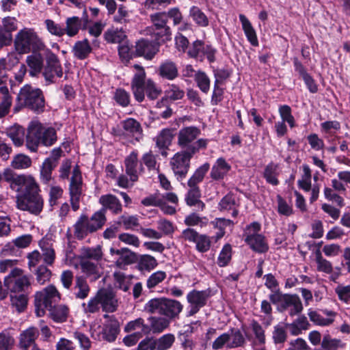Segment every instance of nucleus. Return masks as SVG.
<instances>
[{
    "mask_svg": "<svg viewBox=\"0 0 350 350\" xmlns=\"http://www.w3.org/2000/svg\"><path fill=\"white\" fill-rule=\"evenodd\" d=\"M136 70L132 81L131 90L135 98L139 103L145 98V94L150 100L157 98L161 94V90L150 79H146V72L139 64L133 66Z\"/></svg>",
    "mask_w": 350,
    "mask_h": 350,
    "instance_id": "obj_1",
    "label": "nucleus"
},
{
    "mask_svg": "<svg viewBox=\"0 0 350 350\" xmlns=\"http://www.w3.org/2000/svg\"><path fill=\"white\" fill-rule=\"evenodd\" d=\"M57 141L55 129L44 127L40 122L31 121L27 127L26 146L31 152H36L40 144L51 146Z\"/></svg>",
    "mask_w": 350,
    "mask_h": 350,
    "instance_id": "obj_2",
    "label": "nucleus"
},
{
    "mask_svg": "<svg viewBox=\"0 0 350 350\" xmlns=\"http://www.w3.org/2000/svg\"><path fill=\"white\" fill-rule=\"evenodd\" d=\"M200 129L196 126H185L179 130L177 135V144L181 150L196 154L202 148H206L207 139H198Z\"/></svg>",
    "mask_w": 350,
    "mask_h": 350,
    "instance_id": "obj_3",
    "label": "nucleus"
},
{
    "mask_svg": "<svg viewBox=\"0 0 350 350\" xmlns=\"http://www.w3.org/2000/svg\"><path fill=\"white\" fill-rule=\"evenodd\" d=\"M106 221L103 211H98L89 218L86 215H81L73 225V233L77 239H83L89 234L100 229Z\"/></svg>",
    "mask_w": 350,
    "mask_h": 350,
    "instance_id": "obj_4",
    "label": "nucleus"
},
{
    "mask_svg": "<svg viewBox=\"0 0 350 350\" xmlns=\"http://www.w3.org/2000/svg\"><path fill=\"white\" fill-rule=\"evenodd\" d=\"M14 47L19 53L46 51L44 42L33 29L24 28L15 36Z\"/></svg>",
    "mask_w": 350,
    "mask_h": 350,
    "instance_id": "obj_5",
    "label": "nucleus"
},
{
    "mask_svg": "<svg viewBox=\"0 0 350 350\" xmlns=\"http://www.w3.org/2000/svg\"><path fill=\"white\" fill-rule=\"evenodd\" d=\"M17 99L21 107L34 112L41 113L44 110V96L40 89L26 85L21 89Z\"/></svg>",
    "mask_w": 350,
    "mask_h": 350,
    "instance_id": "obj_6",
    "label": "nucleus"
},
{
    "mask_svg": "<svg viewBox=\"0 0 350 350\" xmlns=\"http://www.w3.org/2000/svg\"><path fill=\"white\" fill-rule=\"evenodd\" d=\"M5 180L10 183L12 189L21 192V195L29 196L38 193L39 187L31 176L17 175L10 171L4 172Z\"/></svg>",
    "mask_w": 350,
    "mask_h": 350,
    "instance_id": "obj_7",
    "label": "nucleus"
},
{
    "mask_svg": "<svg viewBox=\"0 0 350 350\" xmlns=\"http://www.w3.org/2000/svg\"><path fill=\"white\" fill-rule=\"evenodd\" d=\"M113 134L120 139H128L131 142H139L144 136L141 124L134 118H128L120 122V128L113 129Z\"/></svg>",
    "mask_w": 350,
    "mask_h": 350,
    "instance_id": "obj_8",
    "label": "nucleus"
},
{
    "mask_svg": "<svg viewBox=\"0 0 350 350\" xmlns=\"http://www.w3.org/2000/svg\"><path fill=\"white\" fill-rule=\"evenodd\" d=\"M60 294L53 285H49L42 291H38L35 295L36 313L38 317H42L45 309L53 306V304L60 299Z\"/></svg>",
    "mask_w": 350,
    "mask_h": 350,
    "instance_id": "obj_9",
    "label": "nucleus"
},
{
    "mask_svg": "<svg viewBox=\"0 0 350 350\" xmlns=\"http://www.w3.org/2000/svg\"><path fill=\"white\" fill-rule=\"evenodd\" d=\"M4 285L11 293H27L31 288L29 278L21 269H12L4 278Z\"/></svg>",
    "mask_w": 350,
    "mask_h": 350,
    "instance_id": "obj_10",
    "label": "nucleus"
},
{
    "mask_svg": "<svg viewBox=\"0 0 350 350\" xmlns=\"http://www.w3.org/2000/svg\"><path fill=\"white\" fill-rule=\"evenodd\" d=\"M260 230V225L258 222H253L247 226L244 231L245 241L255 252L258 253L266 252L268 245L265 237L258 233Z\"/></svg>",
    "mask_w": 350,
    "mask_h": 350,
    "instance_id": "obj_11",
    "label": "nucleus"
},
{
    "mask_svg": "<svg viewBox=\"0 0 350 350\" xmlns=\"http://www.w3.org/2000/svg\"><path fill=\"white\" fill-rule=\"evenodd\" d=\"M194 154L180 150L171 158L170 165L178 180H182L186 177L190 168L191 159Z\"/></svg>",
    "mask_w": 350,
    "mask_h": 350,
    "instance_id": "obj_12",
    "label": "nucleus"
},
{
    "mask_svg": "<svg viewBox=\"0 0 350 350\" xmlns=\"http://www.w3.org/2000/svg\"><path fill=\"white\" fill-rule=\"evenodd\" d=\"M83 180L79 165H75L72 171L69 184V194L72 208L74 211L79 208V202L83 196Z\"/></svg>",
    "mask_w": 350,
    "mask_h": 350,
    "instance_id": "obj_13",
    "label": "nucleus"
},
{
    "mask_svg": "<svg viewBox=\"0 0 350 350\" xmlns=\"http://www.w3.org/2000/svg\"><path fill=\"white\" fill-rule=\"evenodd\" d=\"M43 199L38 192L31 195H18L16 196V206L21 211H28L38 215L43 208Z\"/></svg>",
    "mask_w": 350,
    "mask_h": 350,
    "instance_id": "obj_14",
    "label": "nucleus"
},
{
    "mask_svg": "<svg viewBox=\"0 0 350 350\" xmlns=\"http://www.w3.org/2000/svg\"><path fill=\"white\" fill-rule=\"evenodd\" d=\"M45 51L46 64L43 75L45 80L51 83L55 82L56 77H62L63 72L57 57L49 49Z\"/></svg>",
    "mask_w": 350,
    "mask_h": 350,
    "instance_id": "obj_15",
    "label": "nucleus"
},
{
    "mask_svg": "<svg viewBox=\"0 0 350 350\" xmlns=\"http://www.w3.org/2000/svg\"><path fill=\"white\" fill-rule=\"evenodd\" d=\"M208 293L205 291L193 290L187 295V300L190 304L187 317L196 314L201 308L206 304Z\"/></svg>",
    "mask_w": 350,
    "mask_h": 350,
    "instance_id": "obj_16",
    "label": "nucleus"
},
{
    "mask_svg": "<svg viewBox=\"0 0 350 350\" xmlns=\"http://www.w3.org/2000/svg\"><path fill=\"white\" fill-rule=\"evenodd\" d=\"M280 312L288 311L291 317H294L301 312L303 305L298 295L293 294H284L283 303L278 306Z\"/></svg>",
    "mask_w": 350,
    "mask_h": 350,
    "instance_id": "obj_17",
    "label": "nucleus"
},
{
    "mask_svg": "<svg viewBox=\"0 0 350 350\" xmlns=\"http://www.w3.org/2000/svg\"><path fill=\"white\" fill-rule=\"evenodd\" d=\"M150 20L158 30H161L162 36L165 37V40H170L171 31L170 27L167 25V17L166 12H157L150 15Z\"/></svg>",
    "mask_w": 350,
    "mask_h": 350,
    "instance_id": "obj_18",
    "label": "nucleus"
},
{
    "mask_svg": "<svg viewBox=\"0 0 350 350\" xmlns=\"http://www.w3.org/2000/svg\"><path fill=\"white\" fill-rule=\"evenodd\" d=\"M183 309V304L175 299L164 297L163 316L170 320L178 317Z\"/></svg>",
    "mask_w": 350,
    "mask_h": 350,
    "instance_id": "obj_19",
    "label": "nucleus"
},
{
    "mask_svg": "<svg viewBox=\"0 0 350 350\" xmlns=\"http://www.w3.org/2000/svg\"><path fill=\"white\" fill-rule=\"evenodd\" d=\"M39 336V331L35 327H30L23 331L19 337V347L23 350H27L31 346L36 345L35 341Z\"/></svg>",
    "mask_w": 350,
    "mask_h": 350,
    "instance_id": "obj_20",
    "label": "nucleus"
},
{
    "mask_svg": "<svg viewBox=\"0 0 350 350\" xmlns=\"http://www.w3.org/2000/svg\"><path fill=\"white\" fill-rule=\"evenodd\" d=\"M230 169V165L227 163L224 158L220 157L217 159L213 165L210 172V176L214 180H222L227 175Z\"/></svg>",
    "mask_w": 350,
    "mask_h": 350,
    "instance_id": "obj_21",
    "label": "nucleus"
},
{
    "mask_svg": "<svg viewBox=\"0 0 350 350\" xmlns=\"http://www.w3.org/2000/svg\"><path fill=\"white\" fill-rule=\"evenodd\" d=\"M99 202L103 205V208L100 211H103L105 216L107 209L114 214H118L122 211V204L118 198L113 195L107 194L100 196Z\"/></svg>",
    "mask_w": 350,
    "mask_h": 350,
    "instance_id": "obj_22",
    "label": "nucleus"
},
{
    "mask_svg": "<svg viewBox=\"0 0 350 350\" xmlns=\"http://www.w3.org/2000/svg\"><path fill=\"white\" fill-rule=\"evenodd\" d=\"M98 294L103 310L113 312L116 310L118 301L112 292L104 289L98 291Z\"/></svg>",
    "mask_w": 350,
    "mask_h": 350,
    "instance_id": "obj_23",
    "label": "nucleus"
},
{
    "mask_svg": "<svg viewBox=\"0 0 350 350\" xmlns=\"http://www.w3.org/2000/svg\"><path fill=\"white\" fill-rule=\"evenodd\" d=\"M157 52V47L147 40H142L136 43L135 56H143L146 59H151Z\"/></svg>",
    "mask_w": 350,
    "mask_h": 350,
    "instance_id": "obj_24",
    "label": "nucleus"
},
{
    "mask_svg": "<svg viewBox=\"0 0 350 350\" xmlns=\"http://www.w3.org/2000/svg\"><path fill=\"white\" fill-rule=\"evenodd\" d=\"M176 135L174 129H163L155 137L156 146L159 149H168Z\"/></svg>",
    "mask_w": 350,
    "mask_h": 350,
    "instance_id": "obj_25",
    "label": "nucleus"
},
{
    "mask_svg": "<svg viewBox=\"0 0 350 350\" xmlns=\"http://www.w3.org/2000/svg\"><path fill=\"white\" fill-rule=\"evenodd\" d=\"M125 170L127 175L130 176V180L135 182L138 179V154L137 152H132L125 159Z\"/></svg>",
    "mask_w": 350,
    "mask_h": 350,
    "instance_id": "obj_26",
    "label": "nucleus"
},
{
    "mask_svg": "<svg viewBox=\"0 0 350 350\" xmlns=\"http://www.w3.org/2000/svg\"><path fill=\"white\" fill-rule=\"evenodd\" d=\"M83 17L80 19L77 16L69 17L66 21V27L64 28V34H67L70 37L76 36L81 26L82 19L87 20V12L86 10H83Z\"/></svg>",
    "mask_w": 350,
    "mask_h": 350,
    "instance_id": "obj_27",
    "label": "nucleus"
},
{
    "mask_svg": "<svg viewBox=\"0 0 350 350\" xmlns=\"http://www.w3.org/2000/svg\"><path fill=\"white\" fill-rule=\"evenodd\" d=\"M48 310L50 317L56 323L66 322L70 314V308L65 304L53 306Z\"/></svg>",
    "mask_w": 350,
    "mask_h": 350,
    "instance_id": "obj_28",
    "label": "nucleus"
},
{
    "mask_svg": "<svg viewBox=\"0 0 350 350\" xmlns=\"http://www.w3.org/2000/svg\"><path fill=\"white\" fill-rule=\"evenodd\" d=\"M323 313L328 317L324 318L317 312L314 311L311 309H309L308 314L310 318V320L316 325L321 326H327L331 325L334 321V317L336 316V313L333 311H329L327 310H323Z\"/></svg>",
    "mask_w": 350,
    "mask_h": 350,
    "instance_id": "obj_29",
    "label": "nucleus"
},
{
    "mask_svg": "<svg viewBox=\"0 0 350 350\" xmlns=\"http://www.w3.org/2000/svg\"><path fill=\"white\" fill-rule=\"evenodd\" d=\"M92 51V46L88 39L76 42L72 49L74 57L80 60L86 59Z\"/></svg>",
    "mask_w": 350,
    "mask_h": 350,
    "instance_id": "obj_30",
    "label": "nucleus"
},
{
    "mask_svg": "<svg viewBox=\"0 0 350 350\" xmlns=\"http://www.w3.org/2000/svg\"><path fill=\"white\" fill-rule=\"evenodd\" d=\"M73 291L75 297L77 299H84L88 297L90 291V288L86 279L83 276H77L75 278Z\"/></svg>",
    "mask_w": 350,
    "mask_h": 350,
    "instance_id": "obj_31",
    "label": "nucleus"
},
{
    "mask_svg": "<svg viewBox=\"0 0 350 350\" xmlns=\"http://www.w3.org/2000/svg\"><path fill=\"white\" fill-rule=\"evenodd\" d=\"M209 169L210 165L208 163H205L198 167L188 180V187L189 188H199L198 184L202 182Z\"/></svg>",
    "mask_w": 350,
    "mask_h": 350,
    "instance_id": "obj_32",
    "label": "nucleus"
},
{
    "mask_svg": "<svg viewBox=\"0 0 350 350\" xmlns=\"http://www.w3.org/2000/svg\"><path fill=\"white\" fill-rule=\"evenodd\" d=\"M150 323V332L153 334H160L167 329L170 324V320L165 317H150L148 318Z\"/></svg>",
    "mask_w": 350,
    "mask_h": 350,
    "instance_id": "obj_33",
    "label": "nucleus"
},
{
    "mask_svg": "<svg viewBox=\"0 0 350 350\" xmlns=\"http://www.w3.org/2000/svg\"><path fill=\"white\" fill-rule=\"evenodd\" d=\"M40 52H33L31 55L27 56L26 59V62L30 68V74L32 76L40 73L43 67V57Z\"/></svg>",
    "mask_w": 350,
    "mask_h": 350,
    "instance_id": "obj_34",
    "label": "nucleus"
},
{
    "mask_svg": "<svg viewBox=\"0 0 350 350\" xmlns=\"http://www.w3.org/2000/svg\"><path fill=\"white\" fill-rule=\"evenodd\" d=\"M5 133L16 146H21L23 144L25 137V129L23 127L15 124L8 128Z\"/></svg>",
    "mask_w": 350,
    "mask_h": 350,
    "instance_id": "obj_35",
    "label": "nucleus"
},
{
    "mask_svg": "<svg viewBox=\"0 0 350 350\" xmlns=\"http://www.w3.org/2000/svg\"><path fill=\"white\" fill-rule=\"evenodd\" d=\"M239 17L242 25V28L248 41L251 43L252 45L255 46H258V41L256 36V31L253 28L251 23L243 14H239Z\"/></svg>",
    "mask_w": 350,
    "mask_h": 350,
    "instance_id": "obj_36",
    "label": "nucleus"
},
{
    "mask_svg": "<svg viewBox=\"0 0 350 350\" xmlns=\"http://www.w3.org/2000/svg\"><path fill=\"white\" fill-rule=\"evenodd\" d=\"M201 193L199 188H189L185 198L187 204L196 207L197 210L202 211L205 206L204 203L200 200Z\"/></svg>",
    "mask_w": 350,
    "mask_h": 350,
    "instance_id": "obj_37",
    "label": "nucleus"
},
{
    "mask_svg": "<svg viewBox=\"0 0 350 350\" xmlns=\"http://www.w3.org/2000/svg\"><path fill=\"white\" fill-rule=\"evenodd\" d=\"M230 332L228 349H235L244 347L246 344V340L242 332L239 329L236 328H231Z\"/></svg>",
    "mask_w": 350,
    "mask_h": 350,
    "instance_id": "obj_38",
    "label": "nucleus"
},
{
    "mask_svg": "<svg viewBox=\"0 0 350 350\" xmlns=\"http://www.w3.org/2000/svg\"><path fill=\"white\" fill-rule=\"evenodd\" d=\"M159 75L169 80H172L178 76V69L175 64L171 61H165L159 66Z\"/></svg>",
    "mask_w": 350,
    "mask_h": 350,
    "instance_id": "obj_39",
    "label": "nucleus"
},
{
    "mask_svg": "<svg viewBox=\"0 0 350 350\" xmlns=\"http://www.w3.org/2000/svg\"><path fill=\"white\" fill-rule=\"evenodd\" d=\"M113 275L114 286L124 292L128 291L131 284L132 277L126 275L121 271H115Z\"/></svg>",
    "mask_w": 350,
    "mask_h": 350,
    "instance_id": "obj_40",
    "label": "nucleus"
},
{
    "mask_svg": "<svg viewBox=\"0 0 350 350\" xmlns=\"http://www.w3.org/2000/svg\"><path fill=\"white\" fill-rule=\"evenodd\" d=\"M164 297L150 299L144 305V311L150 314H158L163 316Z\"/></svg>",
    "mask_w": 350,
    "mask_h": 350,
    "instance_id": "obj_41",
    "label": "nucleus"
},
{
    "mask_svg": "<svg viewBox=\"0 0 350 350\" xmlns=\"http://www.w3.org/2000/svg\"><path fill=\"white\" fill-rule=\"evenodd\" d=\"M189 16L200 27H206L209 24L206 15L197 6L193 5L190 8Z\"/></svg>",
    "mask_w": 350,
    "mask_h": 350,
    "instance_id": "obj_42",
    "label": "nucleus"
},
{
    "mask_svg": "<svg viewBox=\"0 0 350 350\" xmlns=\"http://www.w3.org/2000/svg\"><path fill=\"white\" fill-rule=\"evenodd\" d=\"M1 102L0 103V118L7 115L12 105V98L9 94L8 88L6 86L0 87Z\"/></svg>",
    "mask_w": 350,
    "mask_h": 350,
    "instance_id": "obj_43",
    "label": "nucleus"
},
{
    "mask_svg": "<svg viewBox=\"0 0 350 350\" xmlns=\"http://www.w3.org/2000/svg\"><path fill=\"white\" fill-rule=\"evenodd\" d=\"M118 53L120 58L124 64L128 63L131 59L135 57V51L133 49V45L128 40L118 46Z\"/></svg>",
    "mask_w": 350,
    "mask_h": 350,
    "instance_id": "obj_44",
    "label": "nucleus"
},
{
    "mask_svg": "<svg viewBox=\"0 0 350 350\" xmlns=\"http://www.w3.org/2000/svg\"><path fill=\"white\" fill-rule=\"evenodd\" d=\"M175 336L173 334H165L158 338H154L156 350H169L175 342Z\"/></svg>",
    "mask_w": 350,
    "mask_h": 350,
    "instance_id": "obj_45",
    "label": "nucleus"
},
{
    "mask_svg": "<svg viewBox=\"0 0 350 350\" xmlns=\"http://www.w3.org/2000/svg\"><path fill=\"white\" fill-rule=\"evenodd\" d=\"M40 246L42 252L44 261L48 265H52L55 258L52 244L47 240H42L40 242Z\"/></svg>",
    "mask_w": 350,
    "mask_h": 350,
    "instance_id": "obj_46",
    "label": "nucleus"
},
{
    "mask_svg": "<svg viewBox=\"0 0 350 350\" xmlns=\"http://www.w3.org/2000/svg\"><path fill=\"white\" fill-rule=\"evenodd\" d=\"M105 39L110 43H118L119 45L127 40L124 31L118 29H108L105 33Z\"/></svg>",
    "mask_w": 350,
    "mask_h": 350,
    "instance_id": "obj_47",
    "label": "nucleus"
},
{
    "mask_svg": "<svg viewBox=\"0 0 350 350\" xmlns=\"http://www.w3.org/2000/svg\"><path fill=\"white\" fill-rule=\"evenodd\" d=\"M135 254L127 248H122L119 258L116 261V265L120 268L131 265L135 262Z\"/></svg>",
    "mask_w": 350,
    "mask_h": 350,
    "instance_id": "obj_48",
    "label": "nucleus"
},
{
    "mask_svg": "<svg viewBox=\"0 0 350 350\" xmlns=\"http://www.w3.org/2000/svg\"><path fill=\"white\" fill-rule=\"evenodd\" d=\"M81 255L83 260H88V259H91L98 261L103 257V252L100 246L96 247H84L81 250Z\"/></svg>",
    "mask_w": 350,
    "mask_h": 350,
    "instance_id": "obj_49",
    "label": "nucleus"
},
{
    "mask_svg": "<svg viewBox=\"0 0 350 350\" xmlns=\"http://www.w3.org/2000/svg\"><path fill=\"white\" fill-rule=\"evenodd\" d=\"M219 208L220 211H230L232 210V215L236 217L239 213L237 209L235 199L232 195L225 196L219 204Z\"/></svg>",
    "mask_w": 350,
    "mask_h": 350,
    "instance_id": "obj_50",
    "label": "nucleus"
},
{
    "mask_svg": "<svg viewBox=\"0 0 350 350\" xmlns=\"http://www.w3.org/2000/svg\"><path fill=\"white\" fill-rule=\"evenodd\" d=\"M278 175V165L271 163L266 166L264 172V177L267 183L273 185H278L279 181L277 178Z\"/></svg>",
    "mask_w": 350,
    "mask_h": 350,
    "instance_id": "obj_51",
    "label": "nucleus"
},
{
    "mask_svg": "<svg viewBox=\"0 0 350 350\" xmlns=\"http://www.w3.org/2000/svg\"><path fill=\"white\" fill-rule=\"evenodd\" d=\"M250 327L255 336L256 341L254 344H258L259 345H265L266 337L265 330L262 325L257 321L252 320L250 323Z\"/></svg>",
    "mask_w": 350,
    "mask_h": 350,
    "instance_id": "obj_52",
    "label": "nucleus"
},
{
    "mask_svg": "<svg viewBox=\"0 0 350 350\" xmlns=\"http://www.w3.org/2000/svg\"><path fill=\"white\" fill-rule=\"evenodd\" d=\"M345 345L338 338H332L329 335L325 336L321 342L323 350H338L344 348Z\"/></svg>",
    "mask_w": 350,
    "mask_h": 350,
    "instance_id": "obj_53",
    "label": "nucleus"
},
{
    "mask_svg": "<svg viewBox=\"0 0 350 350\" xmlns=\"http://www.w3.org/2000/svg\"><path fill=\"white\" fill-rule=\"evenodd\" d=\"M27 293H12L11 295L12 305L18 312H22L27 304Z\"/></svg>",
    "mask_w": 350,
    "mask_h": 350,
    "instance_id": "obj_54",
    "label": "nucleus"
},
{
    "mask_svg": "<svg viewBox=\"0 0 350 350\" xmlns=\"http://www.w3.org/2000/svg\"><path fill=\"white\" fill-rule=\"evenodd\" d=\"M315 256L317 271L328 274L331 273L333 271L332 265L329 261L322 256L320 250H317Z\"/></svg>",
    "mask_w": 350,
    "mask_h": 350,
    "instance_id": "obj_55",
    "label": "nucleus"
},
{
    "mask_svg": "<svg viewBox=\"0 0 350 350\" xmlns=\"http://www.w3.org/2000/svg\"><path fill=\"white\" fill-rule=\"evenodd\" d=\"M311 177L310 168L308 165H304L301 178L297 182L299 187L306 191H309L311 189Z\"/></svg>",
    "mask_w": 350,
    "mask_h": 350,
    "instance_id": "obj_56",
    "label": "nucleus"
},
{
    "mask_svg": "<svg viewBox=\"0 0 350 350\" xmlns=\"http://www.w3.org/2000/svg\"><path fill=\"white\" fill-rule=\"evenodd\" d=\"M56 166L49 160H44L40 169V179L44 184H48L52 179V172Z\"/></svg>",
    "mask_w": 350,
    "mask_h": 350,
    "instance_id": "obj_57",
    "label": "nucleus"
},
{
    "mask_svg": "<svg viewBox=\"0 0 350 350\" xmlns=\"http://www.w3.org/2000/svg\"><path fill=\"white\" fill-rule=\"evenodd\" d=\"M206 45L200 40L195 41L192 45L189 48L188 55L192 58L202 61L203 53L204 47Z\"/></svg>",
    "mask_w": 350,
    "mask_h": 350,
    "instance_id": "obj_58",
    "label": "nucleus"
},
{
    "mask_svg": "<svg viewBox=\"0 0 350 350\" xmlns=\"http://www.w3.org/2000/svg\"><path fill=\"white\" fill-rule=\"evenodd\" d=\"M31 165V159L30 157L23 154H17L12 161V167L18 170L28 168Z\"/></svg>",
    "mask_w": 350,
    "mask_h": 350,
    "instance_id": "obj_59",
    "label": "nucleus"
},
{
    "mask_svg": "<svg viewBox=\"0 0 350 350\" xmlns=\"http://www.w3.org/2000/svg\"><path fill=\"white\" fill-rule=\"evenodd\" d=\"M137 329H141L142 332L144 334L150 332L149 326L144 323V320L142 318H138L134 321L129 322L124 327V331L130 332Z\"/></svg>",
    "mask_w": 350,
    "mask_h": 350,
    "instance_id": "obj_60",
    "label": "nucleus"
},
{
    "mask_svg": "<svg viewBox=\"0 0 350 350\" xmlns=\"http://www.w3.org/2000/svg\"><path fill=\"white\" fill-rule=\"evenodd\" d=\"M198 87L204 93H207L210 89V79L205 72L198 71L194 75Z\"/></svg>",
    "mask_w": 350,
    "mask_h": 350,
    "instance_id": "obj_61",
    "label": "nucleus"
},
{
    "mask_svg": "<svg viewBox=\"0 0 350 350\" xmlns=\"http://www.w3.org/2000/svg\"><path fill=\"white\" fill-rule=\"evenodd\" d=\"M18 60L14 54H8L6 57L0 59V75H5L7 70H10L17 63Z\"/></svg>",
    "mask_w": 350,
    "mask_h": 350,
    "instance_id": "obj_62",
    "label": "nucleus"
},
{
    "mask_svg": "<svg viewBox=\"0 0 350 350\" xmlns=\"http://www.w3.org/2000/svg\"><path fill=\"white\" fill-rule=\"evenodd\" d=\"M101 306L100 301L98 293L92 297L88 303H83L82 307L85 313H96L99 311Z\"/></svg>",
    "mask_w": 350,
    "mask_h": 350,
    "instance_id": "obj_63",
    "label": "nucleus"
},
{
    "mask_svg": "<svg viewBox=\"0 0 350 350\" xmlns=\"http://www.w3.org/2000/svg\"><path fill=\"white\" fill-rule=\"evenodd\" d=\"M232 258V247L230 244H226L220 252L217 258V265L220 267L226 266Z\"/></svg>",
    "mask_w": 350,
    "mask_h": 350,
    "instance_id": "obj_64",
    "label": "nucleus"
}]
</instances>
